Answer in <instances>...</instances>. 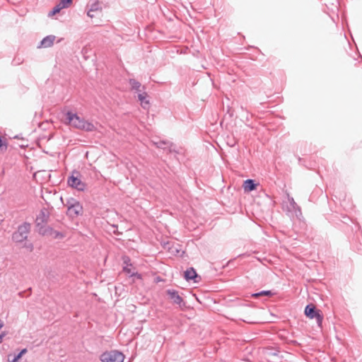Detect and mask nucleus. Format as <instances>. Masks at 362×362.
Instances as JSON below:
<instances>
[{"instance_id":"nucleus-26","label":"nucleus","mask_w":362,"mask_h":362,"mask_svg":"<svg viewBox=\"0 0 362 362\" xmlns=\"http://www.w3.org/2000/svg\"><path fill=\"white\" fill-rule=\"evenodd\" d=\"M293 210H294L296 217L298 219H300V217L302 216V211H301L300 207L299 206H298V207H296V209H293Z\"/></svg>"},{"instance_id":"nucleus-1","label":"nucleus","mask_w":362,"mask_h":362,"mask_svg":"<svg viewBox=\"0 0 362 362\" xmlns=\"http://www.w3.org/2000/svg\"><path fill=\"white\" fill-rule=\"evenodd\" d=\"M31 224L27 221L18 226L16 230L11 235V240L16 245H23V247L27 249L29 252H33L34 245L32 243H28V235L31 231Z\"/></svg>"},{"instance_id":"nucleus-10","label":"nucleus","mask_w":362,"mask_h":362,"mask_svg":"<svg viewBox=\"0 0 362 362\" xmlns=\"http://www.w3.org/2000/svg\"><path fill=\"white\" fill-rule=\"evenodd\" d=\"M183 277L187 281H193L194 283H199L202 279L196 269L192 267L187 268L184 272Z\"/></svg>"},{"instance_id":"nucleus-22","label":"nucleus","mask_w":362,"mask_h":362,"mask_svg":"<svg viewBox=\"0 0 362 362\" xmlns=\"http://www.w3.org/2000/svg\"><path fill=\"white\" fill-rule=\"evenodd\" d=\"M62 8L60 7V6L57 4L56 6H54L52 9L49 12L48 16L52 17L56 15L57 13H59L60 11Z\"/></svg>"},{"instance_id":"nucleus-33","label":"nucleus","mask_w":362,"mask_h":362,"mask_svg":"<svg viewBox=\"0 0 362 362\" xmlns=\"http://www.w3.org/2000/svg\"><path fill=\"white\" fill-rule=\"evenodd\" d=\"M61 113H67V114H69V113H73L72 111L71 110H66V109H64V110L62 111Z\"/></svg>"},{"instance_id":"nucleus-24","label":"nucleus","mask_w":362,"mask_h":362,"mask_svg":"<svg viewBox=\"0 0 362 362\" xmlns=\"http://www.w3.org/2000/svg\"><path fill=\"white\" fill-rule=\"evenodd\" d=\"M123 266H132L131 259L129 256L124 255L122 257Z\"/></svg>"},{"instance_id":"nucleus-6","label":"nucleus","mask_w":362,"mask_h":362,"mask_svg":"<svg viewBox=\"0 0 362 362\" xmlns=\"http://www.w3.org/2000/svg\"><path fill=\"white\" fill-rule=\"evenodd\" d=\"M37 230L42 236L51 237L56 240H62L65 238L64 233L54 230L52 227L48 225L40 226V228Z\"/></svg>"},{"instance_id":"nucleus-39","label":"nucleus","mask_w":362,"mask_h":362,"mask_svg":"<svg viewBox=\"0 0 362 362\" xmlns=\"http://www.w3.org/2000/svg\"><path fill=\"white\" fill-rule=\"evenodd\" d=\"M291 343L292 344H298V343L297 342V341H296V340H292V341H291Z\"/></svg>"},{"instance_id":"nucleus-8","label":"nucleus","mask_w":362,"mask_h":362,"mask_svg":"<svg viewBox=\"0 0 362 362\" xmlns=\"http://www.w3.org/2000/svg\"><path fill=\"white\" fill-rule=\"evenodd\" d=\"M166 294L172 300L173 303L179 305L180 308L185 307V302L177 290L168 289L166 290Z\"/></svg>"},{"instance_id":"nucleus-12","label":"nucleus","mask_w":362,"mask_h":362,"mask_svg":"<svg viewBox=\"0 0 362 362\" xmlns=\"http://www.w3.org/2000/svg\"><path fill=\"white\" fill-rule=\"evenodd\" d=\"M56 36L53 35H47L40 42L37 48H48L53 45Z\"/></svg>"},{"instance_id":"nucleus-35","label":"nucleus","mask_w":362,"mask_h":362,"mask_svg":"<svg viewBox=\"0 0 362 362\" xmlns=\"http://www.w3.org/2000/svg\"><path fill=\"white\" fill-rule=\"evenodd\" d=\"M91 12H92V11H90V9H89V10L88 11V12H87V15H88L89 17L93 18V16L91 14Z\"/></svg>"},{"instance_id":"nucleus-16","label":"nucleus","mask_w":362,"mask_h":362,"mask_svg":"<svg viewBox=\"0 0 362 362\" xmlns=\"http://www.w3.org/2000/svg\"><path fill=\"white\" fill-rule=\"evenodd\" d=\"M153 117L154 115H142L141 117L139 118V119L141 121V123L143 124V126L146 128L147 125L151 126L152 122H153Z\"/></svg>"},{"instance_id":"nucleus-27","label":"nucleus","mask_w":362,"mask_h":362,"mask_svg":"<svg viewBox=\"0 0 362 362\" xmlns=\"http://www.w3.org/2000/svg\"><path fill=\"white\" fill-rule=\"evenodd\" d=\"M129 277H136L137 279H142V275L138 272H132L130 274Z\"/></svg>"},{"instance_id":"nucleus-2","label":"nucleus","mask_w":362,"mask_h":362,"mask_svg":"<svg viewBox=\"0 0 362 362\" xmlns=\"http://www.w3.org/2000/svg\"><path fill=\"white\" fill-rule=\"evenodd\" d=\"M63 116H65L64 122L75 128L86 132H93L95 129V127L92 122L85 120L79 117V115H63Z\"/></svg>"},{"instance_id":"nucleus-38","label":"nucleus","mask_w":362,"mask_h":362,"mask_svg":"<svg viewBox=\"0 0 362 362\" xmlns=\"http://www.w3.org/2000/svg\"><path fill=\"white\" fill-rule=\"evenodd\" d=\"M263 113H269V114H272V113H274V111H272V110H267V111H266V112H264Z\"/></svg>"},{"instance_id":"nucleus-42","label":"nucleus","mask_w":362,"mask_h":362,"mask_svg":"<svg viewBox=\"0 0 362 362\" xmlns=\"http://www.w3.org/2000/svg\"><path fill=\"white\" fill-rule=\"evenodd\" d=\"M64 100V98H60L59 99V100Z\"/></svg>"},{"instance_id":"nucleus-13","label":"nucleus","mask_w":362,"mask_h":362,"mask_svg":"<svg viewBox=\"0 0 362 362\" xmlns=\"http://www.w3.org/2000/svg\"><path fill=\"white\" fill-rule=\"evenodd\" d=\"M137 98L139 101L140 102L143 108L146 109L149 106V100H147L148 94L145 91V88L143 86V90L141 92L137 93Z\"/></svg>"},{"instance_id":"nucleus-36","label":"nucleus","mask_w":362,"mask_h":362,"mask_svg":"<svg viewBox=\"0 0 362 362\" xmlns=\"http://www.w3.org/2000/svg\"><path fill=\"white\" fill-rule=\"evenodd\" d=\"M4 322L1 320H0V329L4 327Z\"/></svg>"},{"instance_id":"nucleus-3","label":"nucleus","mask_w":362,"mask_h":362,"mask_svg":"<svg viewBox=\"0 0 362 362\" xmlns=\"http://www.w3.org/2000/svg\"><path fill=\"white\" fill-rule=\"evenodd\" d=\"M304 315L306 317L313 320L315 319L318 327H321L324 320V315L322 311L317 308L313 303H308L304 309Z\"/></svg>"},{"instance_id":"nucleus-29","label":"nucleus","mask_w":362,"mask_h":362,"mask_svg":"<svg viewBox=\"0 0 362 362\" xmlns=\"http://www.w3.org/2000/svg\"><path fill=\"white\" fill-rule=\"evenodd\" d=\"M234 262H235V259H230L229 261L227 262L226 264L223 266V267H235V266L234 264Z\"/></svg>"},{"instance_id":"nucleus-25","label":"nucleus","mask_w":362,"mask_h":362,"mask_svg":"<svg viewBox=\"0 0 362 362\" xmlns=\"http://www.w3.org/2000/svg\"><path fill=\"white\" fill-rule=\"evenodd\" d=\"M100 9L99 2L96 1L91 4L90 11H96Z\"/></svg>"},{"instance_id":"nucleus-31","label":"nucleus","mask_w":362,"mask_h":362,"mask_svg":"<svg viewBox=\"0 0 362 362\" xmlns=\"http://www.w3.org/2000/svg\"><path fill=\"white\" fill-rule=\"evenodd\" d=\"M289 203L290 205L293 207V209H296V207H298V204L295 202L293 198L289 199Z\"/></svg>"},{"instance_id":"nucleus-15","label":"nucleus","mask_w":362,"mask_h":362,"mask_svg":"<svg viewBox=\"0 0 362 362\" xmlns=\"http://www.w3.org/2000/svg\"><path fill=\"white\" fill-rule=\"evenodd\" d=\"M275 295V292L272 290H262L259 292L252 293L250 297L255 299H258L261 297H272Z\"/></svg>"},{"instance_id":"nucleus-41","label":"nucleus","mask_w":362,"mask_h":362,"mask_svg":"<svg viewBox=\"0 0 362 362\" xmlns=\"http://www.w3.org/2000/svg\"><path fill=\"white\" fill-rule=\"evenodd\" d=\"M243 116H246L247 120H248V115H243Z\"/></svg>"},{"instance_id":"nucleus-14","label":"nucleus","mask_w":362,"mask_h":362,"mask_svg":"<svg viewBox=\"0 0 362 362\" xmlns=\"http://www.w3.org/2000/svg\"><path fill=\"white\" fill-rule=\"evenodd\" d=\"M259 183L256 182L255 180L253 179H247L243 182V188L245 192H250L257 189Z\"/></svg>"},{"instance_id":"nucleus-11","label":"nucleus","mask_w":362,"mask_h":362,"mask_svg":"<svg viewBox=\"0 0 362 362\" xmlns=\"http://www.w3.org/2000/svg\"><path fill=\"white\" fill-rule=\"evenodd\" d=\"M83 208L82 204L80 202H78L71 207L69 208L66 210V214L69 218L74 219L83 214Z\"/></svg>"},{"instance_id":"nucleus-28","label":"nucleus","mask_w":362,"mask_h":362,"mask_svg":"<svg viewBox=\"0 0 362 362\" xmlns=\"http://www.w3.org/2000/svg\"><path fill=\"white\" fill-rule=\"evenodd\" d=\"M112 227L114 228V230H112V233H113L115 235H121V234H122V233L119 232V230H118V229H117V228H118L117 225H115V224H113V225L112 226Z\"/></svg>"},{"instance_id":"nucleus-23","label":"nucleus","mask_w":362,"mask_h":362,"mask_svg":"<svg viewBox=\"0 0 362 362\" xmlns=\"http://www.w3.org/2000/svg\"><path fill=\"white\" fill-rule=\"evenodd\" d=\"M279 354V351L273 348L269 349L268 351H267V355L269 356H278Z\"/></svg>"},{"instance_id":"nucleus-34","label":"nucleus","mask_w":362,"mask_h":362,"mask_svg":"<svg viewBox=\"0 0 362 362\" xmlns=\"http://www.w3.org/2000/svg\"><path fill=\"white\" fill-rule=\"evenodd\" d=\"M43 125H47V123L45 122V123H42V124H38V127H40V128H42V129H45L46 127H43L42 126Z\"/></svg>"},{"instance_id":"nucleus-4","label":"nucleus","mask_w":362,"mask_h":362,"mask_svg":"<svg viewBox=\"0 0 362 362\" xmlns=\"http://www.w3.org/2000/svg\"><path fill=\"white\" fill-rule=\"evenodd\" d=\"M151 143L158 148H161L163 150H167L168 153H175V158L179 161L180 158L179 156L181 155L180 150L177 148L175 144L168 141V140H151Z\"/></svg>"},{"instance_id":"nucleus-19","label":"nucleus","mask_w":362,"mask_h":362,"mask_svg":"<svg viewBox=\"0 0 362 362\" xmlns=\"http://www.w3.org/2000/svg\"><path fill=\"white\" fill-rule=\"evenodd\" d=\"M27 349H22L18 354H14L13 358L9 360V362H18L22 356L27 353Z\"/></svg>"},{"instance_id":"nucleus-37","label":"nucleus","mask_w":362,"mask_h":362,"mask_svg":"<svg viewBox=\"0 0 362 362\" xmlns=\"http://www.w3.org/2000/svg\"><path fill=\"white\" fill-rule=\"evenodd\" d=\"M156 280L157 282L163 281V279L160 276L156 277Z\"/></svg>"},{"instance_id":"nucleus-43","label":"nucleus","mask_w":362,"mask_h":362,"mask_svg":"<svg viewBox=\"0 0 362 362\" xmlns=\"http://www.w3.org/2000/svg\"><path fill=\"white\" fill-rule=\"evenodd\" d=\"M23 146H25V145H23V144L20 145V147H21V148H23Z\"/></svg>"},{"instance_id":"nucleus-18","label":"nucleus","mask_w":362,"mask_h":362,"mask_svg":"<svg viewBox=\"0 0 362 362\" xmlns=\"http://www.w3.org/2000/svg\"><path fill=\"white\" fill-rule=\"evenodd\" d=\"M60 200L63 205L66 207V210L79 202L74 197H69L66 199V202H64L63 198L61 197Z\"/></svg>"},{"instance_id":"nucleus-21","label":"nucleus","mask_w":362,"mask_h":362,"mask_svg":"<svg viewBox=\"0 0 362 362\" xmlns=\"http://www.w3.org/2000/svg\"><path fill=\"white\" fill-rule=\"evenodd\" d=\"M8 148V143L6 139H4L1 135H0V152H4L7 150Z\"/></svg>"},{"instance_id":"nucleus-32","label":"nucleus","mask_w":362,"mask_h":362,"mask_svg":"<svg viewBox=\"0 0 362 362\" xmlns=\"http://www.w3.org/2000/svg\"><path fill=\"white\" fill-rule=\"evenodd\" d=\"M6 336V332H2L0 334V343L3 341L4 337Z\"/></svg>"},{"instance_id":"nucleus-7","label":"nucleus","mask_w":362,"mask_h":362,"mask_svg":"<svg viewBox=\"0 0 362 362\" xmlns=\"http://www.w3.org/2000/svg\"><path fill=\"white\" fill-rule=\"evenodd\" d=\"M79 175L78 171L74 170L71 175L68 177L67 183L69 187L83 192L85 190L86 185L81 181Z\"/></svg>"},{"instance_id":"nucleus-30","label":"nucleus","mask_w":362,"mask_h":362,"mask_svg":"<svg viewBox=\"0 0 362 362\" xmlns=\"http://www.w3.org/2000/svg\"><path fill=\"white\" fill-rule=\"evenodd\" d=\"M129 267L130 266H123L122 267V270L126 274H128L130 275V274H132V271H131V269L129 268Z\"/></svg>"},{"instance_id":"nucleus-40","label":"nucleus","mask_w":362,"mask_h":362,"mask_svg":"<svg viewBox=\"0 0 362 362\" xmlns=\"http://www.w3.org/2000/svg\"><path fill=\"white\" fill-rule=\"evenodd\" d=\"M14 139H20L19 136L18 135H16L13 137Z\"/></svg>"},{"instance_id":"nucleus-9","label":"nucleus","mask_w":362,"mask_h":362,"mask_svg":"<svg viewBox=\"0 0 362 362\" xmlns=\"http://www.w3.org/2000/svg\"><path fill=\"white\" fill-rule=\"evenodd\" d=\"M49 214L45 208L42 209L39 214L37 215L35 220V225L37 230H38L40 226H45L49 221Z\"/></svg>"},{"instance_id":"nucleus-17","label":"nucleus","mask_w":362,"mask_h":362,"mask_svg":"<svg viewBox=\"0 0 362 362\" xmlns=\"http://www.w3.org/2000/svg\"><path fill=\"white\" fill-rule=\"evenodd\" d=\"M129 83L132 90H134L136 93L141 92L143 90V87L139 81H136L134 78H129Z\"/></svg>"},{"instance_id":"nucleus-20","label":"nucleus","mask_w":362,"mask_h":362,"mask_svg":"<svg viewBox=\"0 0 362 362\" xmlns=\"http://www.w3.org/2000/svg\"><path fill=\"white\" fill-rule=\"evenodd\" d=\"M73 2V0H59L58 4L63 8H69Z\"/></svg>"},{"instance_id":"nucleus-5","label":"nucleus","mask_w":362,"mask_h":362,"mask_svg":"<svg viewBox=\"0 0 362 362\" xmlns=\"http://www.w3.org/2000/svg\"><path fill=\"white\" fill-rule=\"evenodd\" d=\"M124 359V354L118 350L105 351L100 356L102 362H123Z\"/></svg>"}]
</instances>
